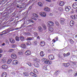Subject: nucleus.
Instances as JSON below:
<instances>
[{"mask_svg": "<svg viewBox=\"0 0 77 77\" xmlns=\"http://www.w3.org/2000/svg\"><path fill=\"white\" fill-rule=\"evenodd\" d=\"M65 19L63 18H61L60 19V24L62 25H63L65 23Z\"/></svg>", "mask_w": 77, "mask_h": 77, "instance_id": "obj_1", "label": "nucleus"}, {"mask_svg": "<svg viewBox=\"0 0 77 77\" xmlns=\"http://www.w3.org/2000/svg\"><path fill=\"white\" fill-rule=\"evenodd\" d=\"M63 65L66 68H68L70 65V64L69 63H63Z\"/></svg>", "mask_w": 77, "mask_h": 77, "instance_id": "obj_2", "label": "nucleus"}, {"mask_svg": "<svg viewBox=\"0 0 77 77\" xmlns=\"http://www.w3.org/2000/svg\"><path fill=\"white\" fill-rule=\"evenodd\" d=\"M48 26H53L54 24V23L51 21H48Z\"/></svg>", "mask_w": 77, "mask_h": 77, "instance_id": "obj_3", "label": "nucleus"}, {"mask_svg": "<svg viewBox=\"0 0 77 77\" xmlns=\"http://www.w3.org/2000/svg\"><path fill=\"white\" fill-rule=\"evenodd\" d=\"M65 9L66 11H68L71 9V7L69 6H65Z\"/></svg>", "mask_w": 77, "mask_h": 77, "instance_id": "obj_4", "label": "nucleus"}, {"mask_svg": "<svg viewBox=\"0 0 77 77\" xmlns=\"http://www.w3.org/2000/svg\"><path fill=\"white\" fill-rule=\"evenodd\" d=\"M48 58L50 60H53L54 59V55H49L48 56Z\"/></svg>", "mask_w": 77, "mask_h": 77, "instance_id": "obj_5", "label": "nucleus"}, {"mask_svg": "<svg viewBox=\"0 0 77 77\" xmlns=\"http://www.w3.org/2000/svg\"><path fill=\"white\" fill-rule=\"evenodd\" d=\"M40 15L42 17H46V13L43 12H41L40 13Z\"/></svg>", "mask_w": 77, "mask_h": 77, "instance_id": "obj_6", "label": "nucleus"}, {"mask_svg": "<svg viewBox=\"0 0 77 77\" xmlns=\"http://www.w3.org/2000/svg\"><path fill=\"white\" fill-rule=\"evenodd\" d=\"M72 6L74 9H77V3L75 2L72 4Z\"/></svg>", "mask_w": 77, "mask_h": 77, "instance_id": "obj_7", "label": "nucleus"}, {"mask_svg": "<svg viewBox=\"0 0 77 77\" xmlns=\"http://www.w3.org/2000/svg\"><path fill=\"white\" fill-rule=\"evenodd\" d=\"M11 58L15 59L17 57V56L15 54H13L11 55Z\"/></svg>", "mask_w": 77, "mask_h": 77, "instance_id": "obj_8", "label": "nucleus"}, {"mask_svg": "<svg viewBox=\"0 0 77 77\" xmlns=\"http://www.w3.org/2000/svg\"><path fill=\"white\" fill-rule=\"evenodd\" d=\"M44 63H45L48 64V65H51V62L49 60H47L46 61H44Z\"/></svg>", "mask_w": 77, "mask_h": 77, "instance_id": "obj_9", "label": "nucleus"}, {"mask_svg": "<svg viewBox=\"0 0 77 77\" xmlns=\"http://www.w3.org/2000/svg\"><path fill=\"white\" fill-rule=\"evenodd\" d=\"M30 50H27L25 53V55L26 56H29V55H30Z\"/></svg>", "mask_w": 77, "mask_h": 77, "instance_id": "obj_10", "label": "nucleus"}, {"mask_svg": "<svg viewBox=\"0 0 77 77\" xmlns=\"http://www.w3.org/2000/svg\"><path fill=\"white\" fill-rule=\"evenodd\" d=\"M9 41L12 44H14L15 43V40L12 38H11L9 39Z\"/></svg>", "mask_w": 77, "mask_h": 77, "instance_id": "obj_11", "label": "nucleus"}, {"mask_svg": "<svg viewBox=\"0 0 77 77\" xmlns=\"http://www.w3.org/2000/svg\"><path fill=\"white\" fill-rule=\"evenodd\" d=\"M2 77H6L7 76V73L6 72L2 73Z\"/></svg>", "mask_w": 77, "mask_h": 77, "instance_id": "obj_12", "label": "nucleus"}, {"mask_svg": "<svg viewBox=\"0 0 77 77\" xmlns=\"http://www.w3.org/2000/svg\"><path fill=\"white\" fill-rule=\"evenodd\" d=\"M12 63L13 65H16V64H18V60H14L12 62Z\"/></svg>", "mask_w": 77, "mask_h": 77, "instance_id": "obj_13", "label": "nucleus"}, {"mask_svg": "<svg viewBox=\"0 0 77 77\" xmlns=\"http://www.w3.org/2000/svg\"><path fill=\"white\" fill-rule=\"evenodd\" d=\"M74 22L73 20H71L70 22V25L71 27H72L74 26Z\"/></svg>", "mask_w": 77, "mask_h": 77, "instance_id": "obj_14", "label": "nucleus"}, {"mask_svg": "<svg viewBox=\"0 0 77 77\" xmlns=\"http://www.w3.org/2000/svg\"><path fill=\"white\" fill-rule=\"evenodd\" d=\"M45 43L43 41H41L40 42V45L42 47H44V45H45Z\"/></svg>", "mask_w": 77, "mask_h": 77, "instance_id": "obj_15", "label": "nucleus"}, {"mask_svg": "<svg viewBox=\"0 0 77 77\" xmlns=\"http://www.w3.org/2000/svg\"><path fill=\"white\" fill-rule=\"evenodd\" d=\"M2 68L3 69H6L7 68H8V66L6 65H4L2 66Z\"/></svg>", "mask_w": 77, "mask_h": 77, "instance_id": "obj_16", "label": "nucleus"}, {"mask_svg": "<svg viewBox=\"0 0 77 77\" xmlns=\"http://www.w3.org/2000/svg\"><path fill=\"white\" fill-rule=\"evenodd\" d=\"M38 30L39 32H42L43 30V29H42V28L41 27L39 26L38 27Z\"/></svg>", "mask_w": 77, "mask_h": 77, "instance_id": "obj_17", "label": "nucleus"}, {"mask_svg": "<svg viewBox=\"0 0 77 77\" xmlns=\"http://www.w3.org/2000/svg\"><path fill=\"white\" fill-rule=\"evenodd\" d=\"M44 10L45 11H47L48 12H49L50 11V8L48 7H45L44 8Z\"/></svg>", "mask_w": 77, "mask_h": 77, "instance_id": "obj_18", "label": "nucleus"}, {"mask_svg": "<svg viewBox=\"0 0 77 77\" xmlns=\"http://www.w3.org/2000/svg\"><path fill=\"white\" fill-rule=\"evenodd\" d=\"M30 75L32 76H33L34 77H36V75L35 73H33L32 72H31L30 73Z\"/></svg>", "mask_w": 77, "mask_h": 77, "instance_id": "obj_19", "label": "nucleus"}, {"mask_svg": "<svg viewBox=\"0 0 77 77\" xmlns=\"http://www.w3.org/2000/svg\"><path fill=\"white\" fill-rule=\"evenodd\" d=\"M2 33L1 34L0 33V35L1 36H2V35H6V31H4L2 32Z\"/></svg>", "mask_w": 77, "mask_h": 77, "instance_id": "obj_20", "label": "nucleus"}, {"mask_svg": "<svg viewBox=\"0 0 77 77\" xmlns=\"http://www.w3.org/2000/svg\"><path fill=\"white\" fill-rule=\"evenodd\" d=\"M40 54L41 56L43 57V56H44V52L43 51H41L40 53Z\"/></svg>", "mask_w": 77, "mask_h": 77, "instance_id": "obj_21", "label": "nucleus"}, {"mask_svg": "<svg viewBox=\"0 0 77 77\" xmlns=\"http://www.w3.org/2000/svg\"><path fill=\"white\" fill-rule=\"evenodd\" d=\"M38 5L40 7H42L43 6V5L41 2H39L38 3Z\"/></svg>", "mask_w": 77, "mask_h": 77, "instance_id": "obj_22", "label": "nucleus"}, {"mask_svg": "<svg viewBox=\"0 0 77 77\" xmlns=\"http://www.w3.org/2000/svg\"><path fill=\"white\" fill-rule=\"evenodd\" d=\"M34 60H35V61H36V62H39L41 61L40 60H39L37 58H35V59H34Z\"/></svg>", "mask_w": 77, "mask_h": 77, "instance_id": "obj_23", "label": "nucleus"}, {"mask_svg": "<svg viewBox=\"0 0 77 77\" xmlns=\"http://www.w3.org/2000/svg\"><path fill=\"white\" fill-rule=\"evenodd\" d=\"M34 65L35 67H39V65L38 64V63H35L34 64Z\"/></svg>", "mask_w": 77, "mask_h": 77, "instance_id": "obj_24", "label": "nucleus"}, {"mask_svg": "<svg viewBox=\"0 0 77 77\" xmlns=\"http://www.w3.org/2000/svg\"><path fill=\"white\" fill-rule=\"evenodd\" d=\"M71 18L73 20H75V15H72L71 16Z\"/></svg>", "mask_w": 77, "mask_h": 77, "instance_id": "obj_25", "label": "nucleus"}, {"mask_svg": "<svg viewBox=\"0 0 77 77\" xmlns=\"http://www.w3.org/2000/svg\"><path fill=\"white\" fill-rule=\"evenodd\" d=\"M21 47L23 48H26V45L25 44H22L21 45Z\"/></svg>", "mask_w": 77, "mask_h": 77, "instance_id": "obj_26", "label": "nucleus"}, {"mask_svg": "<svg viewBox=\"0 0 77 77\" xmlns=\"http://www.w3.org/2000/svg\"><path fill=\"white\" fill-rule=\"evenodd\" d=\"M20 38L21 41H23L24 40V37L23 36H20Z\"/></svg>", "mask_w": 77, "mask_h": 77, "instance_id": "obj_27", "label": "nucleus"}, {"mask_svg": "<svg viewBox=\"0 0 77 77\" xmlns=\"http://www.w3.org/2000/svg\"><path fill=\"white\" fill-rule=\"evenodd\" d=\"M59 5L60 6H63V5H64V2H61L59 3Z\"/></svg>", "mask_w": 77, "mask_h": 77, "instance_id": "obj_28", "label": "nucleus"}, {"mask_svg": "<svg viewBox=\"0 0 77 77\" xmlns=\"http://www.w3.org/2000/svg\"><path fill=\"white\" fill-rule=\"evenodd\" d=\"M33 72L37 74H38V70H36V69H34Z\"/></svg>", "mask_w": 77, "mask_h": 77, "instance_id": "obj_29", "label": "nucleus"}, {"mask_svg": "<svg viewBox=\"0 0 77 77\" xmlns=\"http://www.w3.org/2000/svg\"><path fill=\"white\" fill-rule=\"evenodd\" d=\"M32 16L37 18H38V15L35 13H33V14Z\"/></svg>", "mask_w": 77, "mask_h": 77, "instance_id": "obj_30", "label": "nucleus"}, {"mask_svg": "<svg viewBox=\"0 0 77 77\" xmlns=\"http://www.w3.org/2000/svg\"><path fill=\"white\" fill-rule=\"evenodd\" d=\"M12 62V60L11 59H9L7 61V63L9 64Z\"/></svg>", "mask_w": 77, "mask_h": 77, "instance_id": "obj_31", "label": "nucleus"}, {"mask_svg": "<svg viewBox=\"0 0 77 77\" xmlns=\"http://www.w3.org/2000/svg\"><path fill=\"white\" fill-rule=\"evenodd\" d=\"M49 30L50 32H53L54 30V29L52 27L49 28Z\"/></svg>", "mask_w": 77, "mask_h": 77, "instance_id": "obj_32", "label": "nucleus"}, {"mask_svg": "<svg viewBox=\"0 0 77 77\" xmlns=\"http://www.w3.org/2000/svg\"><path fill=\"white\" fill-rule=\"evenodd\" d=\"M70 44H73L74 43V42L73 40H72V39H70Z\"/></svg>", "mask_w": 77, "mask_h": 77, "instance_id": "obj_33", "label": "nucleus"}, {"mask_svg": "<svg viewBox=\"0 0 77 77\" xmlns=\"http://www.w3.org/2000/svg\"><path fill=\"white\" fill-rule=\"evenodd\" d=\"M58 74L59 71H57L55 72L54 73V75H58Z\"/></svg>", "mask_w": 77, "mask_h": 77, "instance_id": "obj_34", "label": "nucleus"}, {"mask_svg": "<svg viewBox=\"0 0 77 77\" xmlns=\"http://www.w3.org/2000/svg\"><path fill=\"white\" fill-rule=\"evenodd\" d=\"M24 34H25V35H30L31 34H30L29 32H24Z\"/></svg>", "mask_w": 77, "mask_h": 77, "instance_id": "obj_35", "label": "nucleus"}, {"mask_svg": "<svg viewBox=\"0 0 77 77\" xmlns=\"http://www.w3.org/2000/svg\"><path fill=\"white\" fill-rule=\"evenodd\" d=\"M26 44L27 45H29L31 44V42L29 41H28L27 42Z\"/></svg>", "mask_w": 77, "mask_h": 77, "instance_id": "obj_36", "label": "nucleus"}, {"mask_svg": "<svg viewBox=\"0 0 77 77\" xmlns=\"http://www.w3.org/2000/svg\"><path fill=\"white\" fill-rule=\"evenodd\" d=\"M58 10L60 11H63V8L61 7H59L58 8Z\"/></svg>", "mask_w": 77, "mask_h": 77, "instance_id": "obj_37", "label": "nucleus"}, {"mask_svg": "<svg viewBox=\"0 0 77 77\" xmlns=\"http://www.w3.org/2000/svg\"><path fill=\"white\" fill-rule=\"evenodd\" d=\"M18 54L19 55H23V52L21 51H19L18 53Z\"/></svg>", "mask_w": 77, "mask_h": 77, "instance_id": "obj_38", "label": "nucleus"}, {"mask_svg": "<svg viewBox=\"0 0 77 77\" xmlns=\"http://www.w3.org/2000/svg\"><path fill=\"white\" fill-rule=\"evenodd\" d=\"M5 32H6V34H7V33H9V32H10V30L9 29H7L5 30Z\"/></svg>", "mask_w": 77, "mask_h": 77, "instance_id": "obj_39", "label": "nucleus"}, {"mask_svg": "<svg viewBox=\"0 0 77 77\" xmlns=\"http://www.w3.org/2000/svg\"><path fill=\"white\" fill-rule=\"evenodd\" d=\"M28 65L29 66H32V64L30 63V62L28 63Z\"/></svg>", "mask_w": 77, "mask_h": 77, "instance_id": "obj_40", "label": "nucleus"}, {"mask_svg": "<svg viewBox=\"0 0 77 77\" xmlns=\"http://www.w3.org/2000/svg\"><path fill=\"white\" fill-rule=\"evenodd\" d=\"M15 39L17 41H19V37L18 36H16L15 38Z\"/></svg>", "mask_w": 77, "mask_h": 77, "instance_id": "obj_41", "label": "nucleus"}, {"mask_svg": "<svg viewBox=\"0 0 77 77\" xmlns=\"http://www.w3.org/2000/svg\"><path fill=\"white\" fill-rule=\"evenodd\" d=\"M70 55V53L68 52L66 54V57H68V56H69V55Z\"/></svg>", "mask_w": 77, "mask_h": 77, "instance_id": "obj_42", "label": "nucleus"}, {"mask_svg": "<svg viewBox=\"0 0 77 77\" xmlns=\"http://www.w3.org/2000/svg\"><path fill=\"white\" fill-rule=\"evenodd\" d=\"M55 24L57 26H59V23L57 22H55Z\"/></svg>", "mask_w": 77, "mask_h": 77, "instance_id": "obj_43", "label": "nucleus"}, {"mask_svg": "<svg viewBox=\"0 0 77 77\" xmlns=\"http://www.w3.org/2000/svg\"><path fill=\"white\" fill-rule=\"evenodd\" d=\"M17 8H20V9L21 8H23V7H20V5H19L17 6Z\"/></svg>", "mask_w": 77, "mask_h": 77, "instance_id": "obj_44", "label": "nucleus"}, {"mask_svg": "<svg viewBox=\"0 0 77 77\" xmlns=\"http://www.w3.org/2000/svg\"><path fill=\"white\" fill-rule=\"evenodd\" d=\"M27 2H28V3L30 4L31 3V0H27Z\"/></svg>", "mask_w": 77, "mask_h": 77, "instance_id": "obj_45", "label": "nucleus"}, {"mask_svg": "<svg viewBox=\"0 0 77 77\" xmlns=\"http://www.w3.org/2000/svg\"><path fill=\"white\" fill-rule=\"evenodd\" d=\"M34 45H37V42L36 41H35L34 42Z\"/></svg>", "mask_w": 77, "mask_h": 77, "instance_id": "obj_46", "label": "nucleus"}, {"mask_svg": "<svg viewBox=\"0 0 77 77\" xmlns=\"http://www.w3.org/2000/svg\"><path fill=\"white\" fill-rule=\"evenodd\" d=\"M28 21H31L32 23H33V21L31 19H29V20H28Z\"/></svg>", "mask_w": 77, "mask_h": 77, "instance_id": "obj_47", "label": "nucleus"}, {"mask_svg": "<svg viewBox=\"0 0 77 77\" xmlns=\"http://www.w3.org/2000/svg\"><path fill=\"white\" fill-rule=\"evenodd\" d=\"M12 47L13 48H15V47H16V45H12Z\"/></svg>", "mask_w": 77, "mask_h": 77, "instance_id": "obj_48", "label": "nucleus"}, {"mask_svg": "<svg viewBox=\"0 0 77 77\" xmlns=\"http://www.w3.org/2000/svg\"><path fill=\"white\" fill-rule=\"evenodd\" d=\"M14 51L13 49H10L9 50L10 52H12V51Z\"/></svg>", "mask_w": 77, "mask_h": 77, "instance_id": "obj_49", "label": "nucleus"}, {"mask_svg": "<svg viewBox=\"0 0 77 77\" xmlns=\"http://www.w3.org/2000/svg\"><path fill=\"white\" fill-rule=\"evenodd\" d=\"M45 59H45V58H43V59L42 60V62H44V61H45H45H45Z\"/></svg>", "mask_w": 77, "mask_h": 77, "instance_id": "obj_50", "label": "nucleus"}, {"mask_svg": "<svg viewBox=\"0 0 77 77\" xmlns=\"http://www.w3.org/2000/svg\"><path fill=\"white\" fill-rule=\"evenodd\" d=\"M32 39V38H27V40H31Z\"/></svg>", "mask_w": 77, "mask_h": 77, "instance_id": "obj_51", "label": "nucleus"}, {"mask_svg": "<svg viewBox=\"0 0 77 77\" xmlns=\"http://www.w3.org/2000/svg\"><path fill=\"white\" fill-rule=\"evenodd\" d=\"M31 9H32V7L30 6L29 7V8L28 10H29V11H30V10H31Z\"/></svg>", "mask_w": 77, "mask_h": 77, "instance_id": "obj_52", "label": "nucleus"}, {"mask_svg": "<svg viewBox=\"0 0 77 77\" xmlns=\"http://www.w3.org/2000/svg\"><path fill=\"white\" fill-rule=\"evenodd\" d=\"M34 35L35 36H37L38 35V33L36 32H35L34 33Z\"/></svg>", "mask_w": 77, "mask_h": 77, "instance_id": "obj_53", "label": "nucleus"}, {"mask_svg": "<svg viewBox=\"0 0 77 77\" xmlns=\"http://www.w3.org/2000/svg\"><path fill=\"white\" fill-rule=\"evenodd\" d=\"M3 52V50L0 49V53H2Z\"/></svg>", "mask_w": 77, "mask_h": 77, "instance_id": "obj_54", "label": "nucleus"}, {"mask_svg": "<svg viewBox=\"0 0 77 77\" xmlns=\"http://www.w3.org/2000/svg\"><path fill=\"white\" fill-rule=\"evenodd\" d=\"M75 76H77V72H76V73L74 74Z\"/></svg>", "mask_w": 77, "mask_h": 77, "instance_id": "obj_55", "label": "nucleus"}, {"mask_svg": "<svg viewBox=\"0 0 77 77\" xmlns=\"http://www.w3.org/2000/svg\"><path fill=\"white\" fill-rule=\"evenodd\" d=\"M64 57H65L66 56V54H63Z\"/></svg>", "mask_w": 77, "mask_h": 77, "instance_id": "obj_56", "label": "nucleus"}, {"mask_svg": "<svg viewBox=\"0 0 77 77\" xmlns=\"http://www.w3.org/2000/svg\"><path fill=\"white\" fill-rule=\"evenodd\" d=\"M56 41H58V37L57 36L56 37Z\"/></svg>", "mask_w": 77, "mask_h": 77, "instance_id": "obj_57", "label": "nucleus"}, {"mask_svg": "<svg viewBox=\"0 0 77 77\" xmlns=\"http://www.w3.org/2000/svg\"><path fill=\"white\" fill-rule=\"evenodd\" d=\"M52 41L54 43L55 42H56V41L55 40H54V39L52 40Z\"/></svg>", "mask_w": 77, "mask_h": 77, "instance_id": "obj_58", "label": "nucleus"}, {"mask_svg": "<svg viewBox=\"0 0 77 77\" xmlns=\"http://www.w3.org/2000/svg\"><path fill=\"white\" fill-rule=\"evenodd\" d=\"M37 39H40V37H39V36H38L37 37Z\"/></svg>", "mask_w": 77, "mask_h": 77, "instance_id": "obj_59", "label": "nucleus"}, {"mask_svg": "<svg viewBox=\"0 0 77 77\" xmlns=\"http://www.w3.org/2000/svg\"><path fill=\"white\" fill-rule=\"evenodd\" d=\"M46 1H47V2H51V0H46Z\"/></svg>", "mask_w": 77, "mask_h": 77, "instance_id": "obj_60", "label": "nucleus"}, {"mask_svg": "<svg viewBox=\"0 0 77 77\" xmlns=\"http://www.w3.org/2000/svg\"><path fill=\"white\" fill-rule=\"evenodd\" d=\"M2 45H5V43H3V44H2Z\"/></svg>", "mask_w": 77, "mask_h": 77, "instance_id": "obj_61", "label": "nucleus"}, {"mask_svg": "<svg viewBox=\"0 0 77 77\" xmlns=\"http://www.w3.org/2000/svg\"><path fill=\"white\" fill-rule=\"evenodd\" d=\"M43 27L45 28V29H46V26H43Z\"/></svg>", "mask_w": 77, "mask_h": 77, "instance_id": "obj_62", "label": "nucleus"}, {"mask_svg": "<svg viewBox=\"0 0 77 77\" xmlns=\"http://www.w3.org/2000/svg\"><path fill=\"white\" fill-rule=\"evenodd\" d=\"M12 74H13V75H15V73H14V72H13L12 73Z\"/></svg>", "mask_w": 77, "mask_h": 77, "instance_id": "obj_63", "label": "nucleus"}, {"mask_svg": "<svg viewBox=\"0 0 77 77\" xmlns=\"http://www.w3.org/2000/svg\"><path fill=\"white\" fill-rule=\"evenodd\" d=\"M29 10H28V11L26 12V13H28V12H29Z\"/></svg>", "mask_w": 77, "mask_h": 77, "instance_id": "obj_64", "label": "nucleus"}]
</instances>
